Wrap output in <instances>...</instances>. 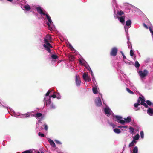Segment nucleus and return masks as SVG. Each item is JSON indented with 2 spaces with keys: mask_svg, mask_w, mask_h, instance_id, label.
<instances>
[{
  "mask_svg": "<svg viewBox=\"0 0 153 153\" xmlns=\"http://www.w3.org/2000/svg\"><path fill=\"white\" fill-rule=\"evenodd\" d=\"M51 37L50 35H47L46 37L44 38V42L45 44H44L46 45L47 46L52 48V46L49 42V41L51 40Z\"/></svg>",
  "mask_w": 153,
  "mask_h": 153,
  "instance_id": "obj_1",
  "label": "nucleus"
},
{
  "mask_svg": "<svg viewBox=\"0 0 153 153\" xmlns=\"http://www.w3.org/2000/svg\"><path fill=\"white\" fill-rule=\"evenodd\" d=\"M49 99L46 100V104L47 106H49L51 108H54L55 106L51 103V97L49 96Z\"/></svg>",
  "mask_w": 153,
  "mask_h": 153,
  "instance_id": "obj_2",
  "label": "nucleus"
},
{
  "mask_svg": "<svg viewBox=\"0 0 153 153\" xmlns=\"http://www.w3.org/2000/svg\"><path fill=\"white\" fill-rule=\"evenodd\" d=\"M139 74L141 78H143L147 75L148 71L147 70L145 69L143 71H140L139 72Z\"/></svg>",
  "mask_w": 153,
  "mask_h": 153,
  "instance_id": "obj_3",
  "label": "nucleus"
},
{
  "mask_svg": "<svg viewBox=\"0 0 153 153\" xmlns=\"http://www.w3.org/2000/svg\"><path fill=\"white\" fill-rule=\"evenodd\" d=\"M117 51L118 49L117 48L115 47H113L112 48L110 52V55L112 56H115L117 55Z\"/></svg>",
  "mask_w": 153,
  "mask_h": 153,
  "instance_id": "obj_4",
  "label": "nucleus"
},
{
  "mask_svg": "<svg viewBox=\"0 0 153 153\" xmlns=\"http://www.w3.org/2000/svg\"><path fill=\"white\" fill-rule=\"evenodd\" d=\"M140 100V104L143 105L145 108H147L148 107L147 105L145 103V100L144 97L142 96V97H139Z\"/></svg>",
  "mask_w": 153,
  "mask_h": 153,
  "instance_id": "obj_5",
  "label": "nucleus"
},
{
  "mask_svg": "<svg viewBox=\"0 0 153 153\" xmlns=\"http://www.w3.org/2000/svg\"><path fill=\"white\" fill-rule=\"evenodd\" d=\"M83 79L85 81L90 82L91 81L90 78L88 76V74L86 73H84L83 75Z\"/></svg>",
  "mask_w": 153,
  "mask_h": 153,
  "instance_id": "obj_6",
  "label": "nucleus"
},
{
  "mask_svg": "<svg viewBox=\"0 0 153 153\" xmlns=\"http://www.w3.org/2000/svg\"><path fill=\"white\" fill-rule=\"evenodd\" d=\"M140 99H139V97L137 100V103H135L134 104V107L137 108V109H135L136 111L139 110L140 109V108L138 107V106L140 105Z\"/></svg>",
  "mask_w": 153,
  "mask_h": 153,
  "instance_id": "obj_7",
  "label": "nucleus"
},
{
  "mask_svg": "<svg viewBox=\"0 0 153 153\" xmlns=\"http://www.w3.org/2000/svg\"><path fill=\"white\" fill-rule=\"evenodd\" d=\"M95 103L96 105L97 106H100L102 105L101 100L99 97L95 100Z\"/></svg>",
  "mask_w": 153,
  "mask_h": 153,
  "instance_id": "obj_8",
  "label": "nucleus"
},
{
  "mask_svg": "<svg viewBox=\"0 0 153 153\" xmlns=\"http://www.w3.org/2000/svg\"><path fill=\"white\" fill-rule=\"evenodd\" d=\"M75 81L76 85L77 86H79L80 85L81 83V81L80 80V78L79 76L76 75V76Z\"/></svg>",
  "mask_w": 153,
  "mask_h": 153,
  "instance_id": "obj_9",
  "label": "nucleus"
},
{
  "mask_svg": "<svg viewBox=\"0 0 153 153\" xmlns=\"http://www.w3.org/2000/svg\"><path fill=\"white\" fill-rule=\"evenodd\" d=\"M38 12L41 15H45L46 14L43 12V10L40 7H38L36 8Z\"/></svg>",
  "mask_w": 153,
  "mask_h": 153,
  "instance_id": "obj_10",
  "label": "nucleus"
},
{
  "mask_svg": "<svg viewBox=\"0 0 153 153\" xmlns=\"http://www.w3.org/2000/svg\"><path fill=\"white\" fill-rule=\"evenodd\" d=\"M147 113L149 115L152 116L153 115V109L149 108L147 110Z\"/></svg>",
  "mask_w": 153,
  "mask_h": 153,
  "instance_id": "obj_11",
  "label": "nucleus"
},
{
  "mask_svg": "<svg viewBox=\"0 0 153 153\" xmlns=\"http://www.w3.org/2000/svg\"><path fill=\"white\" fill-rule=\"evenodd\" d=\"M118 18L120 22L123 23L125 22V16H122L121 17H118Z\"/></svg>",
  "mask_w": 153,
  "mask_h": 153,
  "instance_id": "obj_12",
  "label": "nucleus"
},
{
  "mask_svg": "<svg viewBox=\"0 0 153 153\" xmlns=\"http://www.w3.org/2000/svg\"><path fill=\"white\" fill-rule=\"evenodd\" d=\"M104 111L105 114H111L110 110L109 108H105Z\"/></svg>",
  "mask_w": 153,
  "mask_h": 153,
  "instance_id": "obj_13",
  "label": "nucleus"
},
{
  "mask_svg": "<svg viewBox=\"0 0 153 153\" xmlns=\"http://www.w3.org/2000/svg\"><path fill=\"white\" fill-rule=\"evenodd\" d=\"M43 46V47L45 48V50L47 51L48 53H51V50L50 49V48H51V47L47 46L45 44H44Z\"/></svg>",
  "mask_w": 153,
  "mask_h": 153,
  "instance_id": "obj_14",
  "label": "nucleus"
},
{
  "mask_svg": "<svg viewBox=\"0 0 153 153\" xmlns=\"http://www.w3.org/2000/svg\"><path fill=\"white\" fill-rule=\"evenodd\" d=\"M131 23L132 22L131 20L129 19L128 20H127L126 22V26L129 28L131 27Z\"/></svg>",
  "mask_w": 153,
  "mask_h": 153,
  "instance_id": "obj_15",
  "label": "nucleus"
},
{
  "mask_svg": "<svg viewBox=\"0 0 153 153\" xmlns=\"http://www.w3.org/2000/svg\"><path fill=\"white\" fill-rule=\"evenodd\" d=\"M50 144L52 146V147H55L56 146L55 144L53 141L51 139H49L48 140Z\"/></svg>",
  "mask_w": 153,
  "mask_h": 153,
  "instance_id": "obj_16",
  "label": "nucleus"
},
{
  "mask_svg": "<svg viewBox=\"0 0 153 153\" xmlns=\"http://www.w3.org/2000/svg\"><path fill=\"white\" fill-rule=\"evenodd\" d=\"M45 15H46V17L47 18V19L48 21V22L50 23H52V21L51 19V17L49 16V15L48 14H46Z\"/></svg>",
  "mask_w": 153,
  "mask_h": 153,
  "instance_id": "obj_17",
  "label": "nucleus"
},
{
  "mask_svg": "<svg viewBox=\"0 0 153 153\" xmlns=\"http://www.w3.org/2000/svg\"><path fill=\"white\" fill-rule=\"evenodd\" d=\"M136 143V141H135L134 140H133L131 142L129 145V147H131L133 146H134V144Z\"/></svg>",
  "mask_w": 153,
  "mask_h": 153,
  "instance_id": "obj_18",
  "label": "nucleus"
},
{
  "mask_svg": "<svg viewBox=\"0 0 153 153\" xmlns=\"http://www.w3.org/2000/svg\"><path fill=\"white\" fill-rule=\"evenodd\" d=\"M125 120L126 122L130 123L131 121V119L130 117H128L127 118L124 119Z\"/></svg>",
  "mask_w": 153,
  "mask_h": 153,
  "instance_id": "obj_19",
  "label": "nucleus"
},
{
  "mask_svg": "<svg viewBox=\"0 0 153 153\" xmlns=\"http://www.w3.org/2000/svg\"><path fill=\"white\" fill-rule=\"evenodd\" d=\"M114 131L116 133L119 134L121 132L120 130L118 128H115L114 130Z\"/></svg>",
  "mask_w": 153,
  "mask_h": 153,
  "instance_id": "obj_20",
  "label": "nucleus"
},
{
  "mask_svg": "<svg viewBox=\"0 0 153 153\" xmlns=\"http://www.w3.org/2000/svg\"><path fill=\"white\" fill-rule=\"evenodd\" d=\"M138 151V148L137 146L135 147L133 150V153H137Z\"/></svg>",
  "mask_w": 153,
  "mask_h": 153,
  "instance_id": "obj_21",
  "label": "nucleus"
},
{
  "mask_svg": "<svg viewBox=\"0 0 153 153\" xmlns=\"http://www.w3.org/2000/svg\"><path fill=\"white\" fill-rule=\"evenodd\" d=\"M92 90L94 94H97V88L93 87L92 88Z\"/></svg>",
  "mask_w": 153,
  "mask_h": 153,
  "instance_id": "obj_22",
  "label": "nucleus"
},
{
  "mask_svg": "<svg viewBox=\"0 0 153 153\" xmlns=\"http://www.w3.org/2000/svg\"><path fill=\"white\" fill-rule=\"evenodd\" d=\"M140 137V136L139 134H137L133 138V140H134L135 141L136 140H138Z\"/></svg>",
  "mask_w": 153,
  "mask_h": 153,
  "instance_id": "obj_23",
  "label": "nucleus"
},
{
  "mask_svg": "<svg viewBox=\"0 0 153 153\" xmlns=\"http://www.w3.org/2000/svg\"><path fill=\"white\" fill-rule=\"evenodd\" d=\"M23 7L27 10H28L31 9V8L29 5H25Z\"/></svg>",
  "mask_w": 153,
  "mask_h": 153,
  "instance_id": "obj_24",
  "label": "nucleus"
},
{
  "mask_svg": "<svg viewBox=\"0 0 153 153\" xmlns=\"http://www.w3.org/2000/svg\"><path fill=\"white\" fill-rule=\"evenodd\" d=\"M146 102L147 104V105L148 106V105L149 106H151L152 105H153V104H152V102H151V101H150L149 100H147L146 101Z\"/></svg>",
  "mask_w": 153,
  "mask_h": 153,
  "instance_id": "obj_25",
  "label": "nucleus"
},
{
  "mask_svg": "<svg viewBox=\"0 0 153 153\" xmlns=\"http://www.w3.org/2000/svg\"><path fill=\"white\" fill-rule=\"evenodd\" d=\"M135 66L137 68H139L140 67V65L137 61L135 62Z\"/></svg>",
  "mask_w": 153,
  "mask_h": 153,
  "instance_id": "obj_26",
  "label": "nucleus"
},
{
  "mask_svg": "<svg viewBox=\"0 0 153 153\" xmlns=\"http://www.w3.org/2000/svg\"><path fill=\"white\" fill-rule=\"evenodd\" d=\"M130 132L131 134H133L134 132V128L132 127H130L129 128Z\"/></svg>",
  "mask_w": 153,
  "mask_h": 153,
  "instance_id": "obj_27",
  "label": "nucleus"
},
{
  "mask_svg": "<svg viewBox=\"0 0 153 153\" xmlns=\"http://www.w3.org/2000/svg\"><path fill=\"white\" fill-rule=\"evenodd\" d=\"M114 117H115L118 121L122 118L121 117L117 115L114 116Z\"/></svg>",
  "mask_w": 153,
  "mask_h": 153,
  "instance_id": "obj_28",
  "label": "nucleus"
},
{
  "mask_svg": "<svg viewBox=\"0 0 153 153\" xmlns=\"http://www.w3.org/2000/svg\"><path fill=\"white\" fill-rule=\"evenodd\" d=\"M51 57L54 59H57L58 58V56L57 55L54 54H53L51 56Z\"/></svg>",
  "mask_w": 153,
  "mask_h": 153,
  "instance_id": "obj_29",
  "label": "nucleus"
},
{
  "mask_svg": "<svg viewBox=\"0 0 153 153\" xmlns=\"http://www.w3.org/2000/svg\"><path fill=\"white\" fill-rule=\"evenodd\" d=\"M125 120H120L119 121H118V122L124 125L125 124Z\"/></svg>",
  "mask_w": 153,
  "mask_h": 153,
  "instance_id": "obj_30",
  "label": "nucleus"
},
{
  "mask_svg": "<svg viewBox=\"0 0 153 153\" xmlns=\"http://www.w3.org/2000/svg\"><path fill=\"white\" fill-rule=\"evenodd\" d=\"M33 153L32 151L30 150L25 151L22 152V153Z\"/></svg>",
  "mask_w": 153,
  "mask_h": 153,
  "instance_id": "obj_31",
  "label": "nucleus"
},
{
  "mask_svg": "<svg viewBox=\"0 0 153 153\" xmlns=\"http://www.w3.org/2000/svg\"><path fill=\"white\" fill-rule=\"evenodd\" d=\"M124 14V12L122 10L118 11L117 12V14L119 16H121Z\"/></svg>",
  "mask_w": 153,
  "mask_h": 153,
  "instance_id": "obj_32",
  "label": "nucleus"
},
{
  "mask_svg": "<svg viewBox=\"0 0 153 153\" xmlns=\"http://www.w3.org/2000/svg\"><path fill=\"white\" fill-rule=\"evenodd\" d=\"M42 115V114L41 113H37L36 115V117H41Z\"/></svg>",
  "mask_w": 153,
  "mask_h": 153,
  "instance_id": "obj_33",
  "label": "nucleus"
},
{
  "mask_svg": "<svg viewBox=\"0 0 153 153\" xmlns=\"http://www.w3.org/2000/svg\"><path fill=\"white\" fill-rule=\"evenodd\" d=\"M69 59L71 60H73L74 58V56L72 55H69L68 56Z\"/></svg>",
  "mask_w": 153,
  "mask_h": 153,
  "instance_id": "obj_34",
  "label": "nucleus"
},
{
  "mask_svg": "<svg viewBox=\"0 0 153 153\" xmlns=\"http://www.w3.org/2000/svg\"><path fill=\"white\" fill-rule=\"evenodd\" d=\"M140 135L141 136V137L142 138H143L144 137V133L143 132V131H142L140 132Z\"/></svg>",
  "mask_w": 153,
  "mask_h": 153,
  "instance_id": "obj_35",
  "label": "nucleus"
},
{
  "mask_svg": "<svg viewBox=\"0 0 153 153\" xmlns=\"http://www.w3.org/2000/svg\"><path fill=\"white\" fill-rule=\"evenodd\" d=\"M126 90L127 91L130 93L133 94H134V92L131 90H130L128 88H127Z\"/></svg>",
  "mask_w": 153,
  "mask_h": 153,
  "instance_id": "obj_36",
  "label": "nucleus"
},
{
  "mask_svg": "<svg viewBox=\"0 0 153 153\" xmlns=\"http://www.w3.org/2000/svg\"><path fill=\"white\" fill-rule=\"evenodd\" d=\"M130 55L131 56H133L134 54V52L132 50H131L130 51Z\"/></svg>",
  "mask_w": 153,
  "mask_h": 153,
  "instance_id": "obj_37",
  "label": "nucleus"
},
{
  "mask_svg": "<svg viewBox=\"0 0 153 153\" xmlns=\"http://www.w3.org/2000/svg\"><path fill=\"white\" fill-rule=\"evenodd\" d=\"M38 135L39 136H41L42 137H43L44 136V135L43 133H41L40 132L38 133Z\"/></svg>",
  "mask_w": 153,
  "mask_h": 153,
  "instance_id": "obj_38",
  "label": "nucleus"
},
{
  "mask_svg": "<svg viewBox=\"0 0 153 153\" xmlns=\"http://www.w3.org/2000/svg\"><path fill=\"white\" fill-rule=\"evenodd\" d=\"M149 29L151 33L152 34L153 36V30H152V28L151 27H149Z\"/></svg>",
  "mask_w": 153,
  "mask_h": 153,
  "instance_id": "obj_39",
  "label": "nucleus"
},
{
  "mask_svg": "<svg viewBox=\"0 0 153 153\" xmlns=\"http://www.w3.org/2000/svg\"><path fill=\"white\" fill-rule=\"evenodd\" d=\"M55 142L57 144H62V143L60 142L59 141H58V140H55Z\"/></svg>",
  "mask_w": 153,
  "mask_h": 153,
  "instance_id": "obj_40",
  "label": "nucleus"
},
{
  "mask_svg": "<svg viewBox=\"0 0 153 153\" xmlns=\"http://www.w3.org/2000/svg\"><path fill=\"white\" fill-rule=\"evenodd\" d=\"M120 53H121V54H122L123 56V58L124 59H126V56H125V55L124 54H123V52L122 51H121L120 52Z\"/></svg>",
  "mask_w": 153,
  "mask_h": 153,
  "instance_id": "obj_41",
  "label": "nucleus"
},
{
  "mask_svg": "<svg viewBox=\"0 0 153 153\" xmlns=\"http://www.w3.org/2000/svg\"><path fill=\"white\" fill-rule=\"evenodd\" d=\"M44 128L46 130H47L48 129V127L47 125L45 124L44 125Z\"/></svg>",
  "mask_w": 153,
  "mask_h": 153,
  "instance_id": "obj_42",
  "label": "nucleus"
},
{
  "mask_svg": "<svg viewBox=\"0 0 153 153\" xmlns=\"http://www.w3.org/2000/svg\"><path fill=\"white\" fill-rule=\"evenodd\" d=\"M143 26L144 27H145L147 29H148V27L145 23H143Z\"/></svg>",
  "mask_w": 153,
  "mask_h": 153,
  "instance_id": "obj_43",
  "label": "nucleus"
},
{
  "mask_svg": "<svg viewBox=\"0 0 153 153\" xmlns=\"http://www.w3.org/2000/svg\"><path fill=\"white\" fill-rule=\"evenodd\" d=\"M51 91H50V90H49L46 93V96H48L49 95L50 93L51 92Z\"/></svg>",
  "mask_w": 153,
  "mask_h": 153,
  "instance_id": "obj_44",
  "label": "nucleus"
},
{
  "mask_svg": "<svg viewBox=\"0 0 153 153\" xmlns=\"http://www.w3.org/2000/svg\"><path fill=\"white\" fill-rule=\"evenodd\" d=\"M69 46H70V49H71V50H72L73 49H74V48H73V47H72V45H71L70 44Z\"/></svg>",
  "mask_w": 153,
  "mask_h": 153,
  "instance_id": "obj_45",
  "label": "nucleus"
},
{
  "mask_svg": "<svg viewBox=\"0 0 153 153\" xmlns=\"http://www.w3.org/2000/svg\"><path fill=\"white\" fill-rule=\"evenodd\" d=\"M51 97L53 98H55L56 97V95L54 94L52 95Z\"/></svg>",
  "mask_w": 153,
  "mask_h": 153,
  "instance_id": "obj_46",
  "label": "nucleus"
},
{
  "mask_svg": "<svg viewBox=\"0 0 153 153\" xmlns=\"http://www.w3.org/2000/svg\"><path fill=\"white\" fill-rule=\"evenodd\" d=\"M50 23L48 22L47 23V25H48V26L49 28V29L50 30Z\"/></svg>",
  "mask_w": 153,
  "mask_h": 153,
  "instance_id": "obj_47",
  "label": "nucleus"
},
{
  "mask_svg": "<svg viewBox=\"0 0 153 153\" xmlns=\"http://www.w3.org/2000/svg\"><path fill=\"white\" fill-rule=\"evenodd\" d=\"M90 72H91V76H92L93 78H94V76H93V73L92 72V71H91Z\"/></svg>",
  "mask_w": 153,
  "mask_h": 153,
  "instance_id": "obj_48",
  "label": "nucleus"
},
{
  "mask_svg": "<svg viewBox=\"0 0 153 153\" xmlns=\"http://www.w3.org/2000/svg\"><path fill=\"white\" fill-rule=\"evenodd\" d=\"M118 128H123V126H118Z\"/></svg>",
  "mask_w": 153,
  "mask_h": 153,
  "instance_id": "obj_49",
  "label": "nucleus"
},
{
  "mask_svg": "<svg viewBox=\"0 0 153 153\" xmlns=\"http://www.w3.org/2000/svg\"><path fill=\"white\" fill-rule=\"evenodd\" d=\"M88 70L90 72H91V71H92V70H91V68L90 67H89L88 68Z\"/></svg>",
  "mask_w": 153,
  "mask_h": 153,
  "instance_id": "obj_50",
  "label": "nucleus"
},
{
  "mask_svg": "<svg viewBox=\"0 0 153 153\" xmlns=\"http://www.w3.org/2000/svg\"><path fill=\"white\" fill-rule=\"evenodd\" d=\"M37 153H40L39 152H38ZM41 153H44L43 152H41Z\"/></svg>",
  "mask_w": 153,
  "mask_h": 153,
  "instance_id": "obj_51",
  "label": "nucleus"
},
{
  "mask_svg": "<svg viewBox=\"0 0 153 153\" xmlns=\"http://www.w3.org/2000/svg\"><path fill=\"white\" fill-rule=\"evenodd\" d=\"M127 126H123V128H127Z\"/></svg>",
  "mask_w": 153,
  "mask_h": 153,
  "instance_id": "obj_52",
  "label": "nucleus"
},
{
  "mask_svg": "<svg viewBox=\"0 0 153 153\" xmlns=\"http://www.w3.org/2000/svg\"><path fill=\"white\" fill-rule=\"evenodd\" d=\"M26 115V116H25V117H28V116H28H28H27V115Z\"/></svg>",
  "mask_w": 153,
  "mask_h": 153,
  "instance_id": "obj_53",
  "label": "nucleus"
},
{
  "mask_svg": "<svg viewBox=\"0 0 153 153\" xmlns=\"http://www.w3.org/2000/svg\"><path fill=\"white\" fill-rule=\"evenodd\" d=\"M92 81H93V79H92Z\"/></svg>",
  "mask_w": 153,
  "mask_h": 153,
  "instance_id": "obj_54",
  "label": "nucleus"
},
{
  "mask_svg": "<svg viewBox=\"0 0 153 153\" xmlns=\"http://www.w3.org/2000/svg\"><path fill=\"white\" fill-rule=\"evenodd\" d=\"M2 0H0V1H2Z\"/></svg>",
  "mask_w": 153,
  "mask_h": 153,
  "instance_id": "obj_55",
  "label": "nucleus"
}]
</instances>
